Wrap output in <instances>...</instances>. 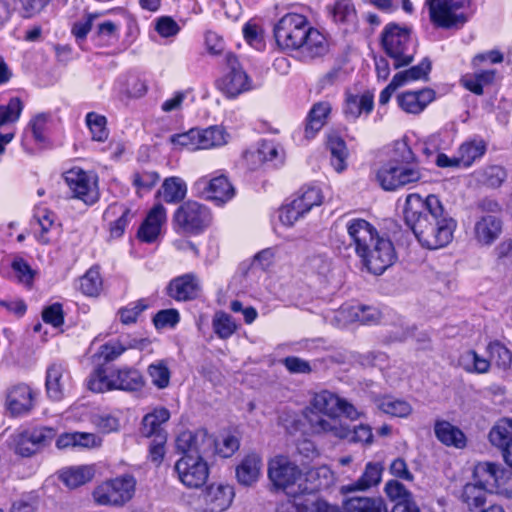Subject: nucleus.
<instances>
[{
	"instance_id": "1",
	"label": "nucleus",
	"mask_w": 512,
	"mask_h": 512,
	"mask_svg": "<svg viewBox=\"0 0 512 512\" xmlns=\"http://www.w3.org/2000/svg\"><path fill=\"white\" fill-rule=\"evenodd\" d=\"M403 214L422 247L436 250L452 241L457 222L445 211L438 196L407 195Z\"/></svg>"
},
{
	"instance_id": "2",
	"label": "nucleus",
	"mask_w": 512,
	"mask_h": 512,
	"mask_svg": "<svg viewBox=\"0 0 512 512\" xmlns=\"http://www.w3.org/2000/svg\"><path fill=\"white\" fill-rule=\"evenodd\" d=\"M342 398L328 390L315 393L308 408V421L316 434L340 440L369 445L373 442L372 428L368 424L349 427L339 417Z\"/></svg>"
},
{
	"instance_id": "3",
	"label": "nucleus",
	"mask_w": 512,
	"mask_h": 512,
	"mask_svg": "<svg viewBox=\"0 0 512 512\" xmlns=\"http://www.w3.org/2000/svg\"><path fill=\"white\" fill-rule=\"evenodd\" d=\"M214 440L205 430L183 431L176 447L183 453L174 465L179 482L187 489H199L207 482L210 468L204 457L212 453Z\"/></svg>"
},
{
	"instance_id": "4",
	"label": "nucleus",
	"mask_w": 512,
	"mask_h": 512,
	"mask_svg": "<svg viewBox=\"0 0 512 512\" xmlns=\"http://www.w3.org/2000/svg\"><path fill=\"white\" fill-rule=\"evenodd\" d=\"M347 233L363 266L372 274L381 275L397 260L395 246L389 237L380 235L368 221L360 218L346 222Z\"/></svg>"
},
{
	"instance_id": "5",
	"label": "nucleus",
	"mask_w": 512,
	"mask_h": 512,
	"mask_svg": "<svg viewBox=\"0 0 512 512\" xmlns=\"http://www.w3.org/2000/svg\"><path fill=\"white\" fill-rule=\"evenodd\" d=\"M268 478L290 498L328 487L334 475L327 466L304 472L288 456L276 455L268 462Z\"/></svg>"
},
{
	"instance_id": "6",
	"label": "nucleus",
	"mask_w": 512,
	"mask_h": 512,
	"mask_svg": "<svg viewBox=\"0 0 512 512\" xmlns=\"http://www.w3.org/2000/svg\"><path fill=\"white\" fill-rule=\"evenodd\" d=\"M397 152L399 157L384 163L376 173L377 182L386 191H394L416 183L423 177L413 152L405 143L398 144Z\"/></svg>"
},
{
	"instance_id": "7",
	"label": "nucleus",
	"mask_w": 512,
	"mask_h": 512,
	"mask_svg": "<svg viewBox=\"0 0 512 512\" xmlns=\"http://www.w3.org/2000/svg\"><path fill=\"white\" fill-rule=\"evenodd\" d=\"M382 47L394 60V67L400 68L410 64L415 54V43L406 26L389 23L382 32Z\"/></svg>"
},
{
	"instance_id": "8",
	"label": "nucleus",
	"mask_w": 512,
	"mask_h": 512,
	"mask_svg": "<svg viewBox=\"0 0 512 512\" xmlns=\"http://www.w3.org/2000/svg\"><path fill=\"white\" fill-rule=\"evenodd\" d=\"M137 481L131 474L107 479L95 487L92 496L101 506L122 507L135 495Z\"/></svg>"
},
{
	"instance_id": "9",
	"label": "nucleus",
	"mask_w": 512,
	"mask_h": 512,
	"mask_svg": "<svg viewBox=\"0 0 512 512\" xmlns=\"http://www.w3.org/2000/svg\"><path fill=\"white\" fill-rule=\"evenodd\" d=\"M431 21L441 28L463 25L468 19L470 0H426Z\"/></svg>"
},
{
	"instance_id": "10",
	"label": "nucleus",
	"mask_w": 512,
	"mask_h": 512,
	"mask_svg": "<svg viewBox=\"0 0 512 512\" xmlns=\"http://www.w3.org/2000/svg\"><path fill=\"white\" fill-rule=\"evenodd\" d=\"M55 436L56 430L52 427L26 429L10 437V447L17 455L31 457L50 445Z\"/></svg>"
},
{
	"instance_id": "11",
	"label": "nucleus",
	"mask_w": 512,
	"mask_h": 512,
	"mask_svg": "<svg viewBox=\"0 0 512 512\" xmlns=\"http://www.w3.org/2000/svg\"><path fill=\"white\" fill-rule=\"evenodd\" d=\"M474 478L489 492L512 498V471L500 464L480 462L474 468Z\"/></svg>"
},
{
	"instance_id": "12",
	"label": "nucleus",
	"mask_w": 512,
	"mask_h": 512,
	"mask_svg": "<svg viewBox=\"0 0 512 512\" xmlns=\"http://www.w3.org/2000/svg\"><path fill=\"white\" fill-rule=\"evenodd\" d=\"M308 28L306 18L297 13L284 15L274 27L277 45L284 50H296L303 44Z\"/></svg>"
},
{
	"instance_id": "13",
	"label": "nucleus",
	"mask_w": 512,
	"mask_h": 512,
	"mask_svg": "<svg viewBox=\"0 0 512 512\" xmlns=\"http://www.w3.org/2000/svg\"><path fill=\"white\" fill-rule=\"evenodd\" d=\"M175 226L187 234H199L211 223L209 209L196 202L186 201L174 213Z\"/></svg>"
},
{
	"instance_id": "14",
	"label": "nucleus",
	"mask_w": 512,
	"mask_h": 512,
	"mask_svg": "<svg viewBox=\"0 0 512 512\" xmlns=\"http://www.w3.org/2000/svg\"><path fill=\"white\" fill-rule=\"evenodd\" d=\"M63 177L73 198L81 200L86 205H93L98 201V180L94 173L73 167L67 170Z\"/></svg>"
},
{
	"instance_id": "15",
	"label": "nucleus",
	"mask_w": 512,
	"mask_h": 512,
	"mask_svg": "<svg viewBox=\"0 0 512 512\" xmlns=\"http://www.w3.org/2000/svg\"><path fill=\"white\" fill-rule=\"evenodd\" d=\"M193 190L199 197L223 205L233 199L235 189L224 174H211L200 177L193 184Z\"/></svg>"
},
{
	"instance_id": "16",
	"label": "nucleus",
	"mask_w": 512,
	"mask_h": 512,
	"mask_svg": "<svg viewBox=\"0 0 512 512\" xmlns=\"http://www.w3.org/2000/svg\"><path fill=\"white\" fill-rule=\"evenodd\" d=\"M226 60L228 71L217 81V87L227 97L234 98L249 91L252 88V81L234 55L228 54Z\"/></svg>"
},
{
	"instance_id": "17",
	"label": "nucleus",
	"mask_w": 512,
	"mask_h": 512,
	"mask_svg": "<svg viewBox=\"0 0 512 512\" xmlns=\"http://www.w3.org/2000/svg\"><path fill=\"white\" fill-rule=\"evenodd\" d=\"M276 512H337L335 507L320 498L315 492L291 496L281 502Z\"/></svg>"
},
{
	"instance_id": "18",
	"label": "nucleus",
	"mask_w": 512,
	"mask_h": 512,
	"mask_svg": "<svg viewBox=\"0 0 512 512\" xmlns=\"http://www.w3.org/2000/svg\"><path fill=\"white\" fill-rule=\"evenodd\" d=\"M503 231V221L499 215L481 214L473 226L476 243L481 247H490L500 237Z\"/></svg>"
},
{
	"instance_id": "19",
	"label": "nucleus",
	"mask_w": 512,
	"mask_h": 512,
	"mask_svg": "<svg viewBox=\"0 0 512 512\" xmlns=\"http://www.w3.org/2000/svg\"><path fill=\"white\" fill-rule=\"evenodd\" d=\"M203 501L212 512L227 510L235 497L234 486L223 481L212 482L202 493Z\"/></svg>"
},
{
	"instance_id": "20",
	"label": "nucleus",
	"mask_w": 512,
	"mask_h": 512,
	"mask_svg": "<svg viewBox=\"0 0 512 512\" xmlns=\"http://www.w3.org/2000/svg\"><path fill=\"white\" fill-rule=\"evenodd\" d=\"M45 386L48 397L55 401L61 400L69 391L71 378L62 363H52L47 367Z\"/></svg>"
},
{
	"instance_id": "21",
	"label": "nucleus",
	"mask_w": 512,
	"mask_h": 512,
	"mask_svg": "<svg viewBox=\"0 0 512 512\" xmlns=\"http://www.w3.org/2000/svg\"><path fill=\"white\" fill-rule=\"evenodd\" d=\"M35 392L25 384L12 387L6 396L5 407L11 416H24L34 407Z\"/></svg>"
},
{
	"instance_id": "22",
	"label": "nucleus",
	"mask_w": 512,
	"mask_h": 512,
	"mask_svg": "<svg viewBox=\"0 0 512 512\" xmlns=\"http://www.w3.org/2000/svg\"><path fill=\"white\" fill-rule=\"evenodd\" d=\"M167 221L166 208L158 203L147 213L146 218L138 230V237L141 241L152 243L160 236Z\"/></svg>"
},
{
	"instance_id": "23",
	"label": "nucleus",
	"mask_w": 512,
	"mask_h": 512,
	"mask_svg": "<svg viewBox=\"0 0 512 512\" xmlns=\"http://www.w3.org/2000/svg\"><path fill=\"white\" fill-rule=\"evenodd\" d=\"M263 459L258 453L245 455L235 468V478L239 485L254 486L262 476Z\"/></svg>"
},
{
	"instance_id": "24",
	"label": "nucleus",
	"mask_w": 512,
	"mask_h": 512,
	"mask_svg": "<svg viewBox=\"0 0 512 512\" xmlns=\"http://www.w3.org/2000/svg\"><path fill=\"white\" fill-rule=\"evenodd\" d=\"M34 218L36 221L35 234L37 240L42 244H48L60 234V222L54 212L39 207L35 210Z\"/></svg>"
},
{
	"instance_id": "25",
	"label": "nucleus",
	"mask_w": 512,
	"mask_h": 512,
	"mask_svg": "<svg viewBox=\"0 0 512 512\" xmlns=\"http://www.w3.org/2000/svg\"><path fill=\"white\" fill-rule=\"evenodd\" d=\"M102 443V438L95 433L75 431L60 434L56 438L55 446L59 450H90L100 448Z\"/></svg>"
},
{
	"instance_id": "26",
	"label": "nucleus",
	"mask_w": 512,
	"mask_h": 512,
	"mask_svg": "<svg viewBox=\"0 0 512 512\" xmlns=\"http://www.w3.org/2000/svg\"><path fill=\"white\" fill-rule=\"evenodd\" d=\"M396 100L402 111L417 115L422 113L435 100V92L429 88L405 91L397 95Z\"/></svg>"
},
{
	"instance_id": "27",
	"label": "nucleus",
	"mask_w": 512,
	"mask_h": 512,
	"mask_svg": "<svg viewBox=\"0 0 512 512\" xmlns=\"http://www.w3.org/2000/svg\"><path fill=\"white\" fill-rule=\"evenodd\" d=\"M167 289L173 299L186 301L198 296L201 284L194 274H185L173 279Z\"/></svg>"
},
{
	"instance_id": "28",
	"label": "nucleus",
	"mask_w": 512,
	"mask_h": 512,
	"mask_svg": "<svg viewBox=\"0 0 512 512\" xmlns=\"http://www.w3.org/2000/svg\"><path fill=\"white\" fill-rule=\"evenodd\" d=\"M248 164L255 167L263 162L278 164L283 159L282 147L274 141L263 140L254 151H247L244 155Z\"/></svg>"
},
{
	"instance_id": "29",
	"label": "nucleus",
	"mask_w": 512,
	"mask_h": 512,
	"mask_svg": "<svg viewBox=\"0 0 512 512\" xmlns=\"http://www.w3.org/2000/svg\"><path fill=\"white\" fill-rule=\"evenodd\" d=\"M132 218L131 210L124 204L113 203L104 212V219L109 223L112 238L121 237Z\"/></svg>"
},
{
	"instance_id": "30",
	"label": "nucleus",
	"mask_w": 512,
	"mask_h": 512,
	"mask_svg": "<svg viewBox=\"0 0 512 512\" xmlns=\"http://www.w3.org/2000/svg\"><path fill=\"white\" fill-rule=\"evenodd\" d=\"M374 106L373 95L370 92L362 94H347L344 104V114L349 120H356L362 115L370 114Z\"/></svg>"
},
{
	"instance_id": "31",
	"label": "nucleus",
	"mask_w": 512,
	"mask_h": 512,
	"mask_svg": "<svg viewBox=\"0 0 512 512\" xmlns=\"http://www.w3.org/2000/svg\"><path fill=\"white\" fill-rule=\"evenodd\" d=\"M383 466L378 462H368L361 477L354 483L343 485L342 493L364 491L380 483Z\"/></svg>"
},
{
	"instance_id": "32",
	"label": "nucleus",
	"mask_w": 512,
	"mask_h": 512,
	"mask_svg": "<svg viewBox=\"0 0 512 512\" xmlns=\"http://www.w3.org/2000/svg\"><path fill=\"white\" fill-rule=\"evenodd\" d=\"M437 439L446 446L462 449L466 446L465 434L457 426L446 420H437L434 425Z\"/></svg>"
},
{
	"instance_id": "33",
	"label": "nucleus",
	"mask_w": 512,
	"mask_h": 512,
	"mask_svg": "<svg viewBox=\"0 0 512 512\" xmlns=\"http://www.w3.org/2000/svg\"><path fill=\"white\" fill-rule=\"evenodd\" d=\"M373 402L377 409L392 417L406 418L413 411V407L408 401L392 395L375 397Z\"/></svg>"
},
{
	"instance_id": "34",
	"label": "nucleus",
	"mask_w": 512,
	"mask_h": 512,
	"mask_svg": "<svg viewBox=\"0 0 512 512\" xmlns=\"http://www.w3.org/2000/svg\"><path fill=\"white\" fill-rule=\"evenodd\" d=\"M112 377H114L115 390L137 391L144 386L141 373L134 368H113Z\"/></svg>"
},
{
	"instance_id": "35",
	"label": "nucleus",
	"mask_w": 512,
	"mask_h": 512,
	"mask_svg": "<svg viewBox=\"0 0 512 512\" xmlns=\"http://www.w3.org/2000/svg\"><path fill=\"white\" fill-rule=\"evenodd\" d=\"M331 112V105L328 102H319L313 105L308 116L304 129V136L311 140L325 125L328 115Z\"/></svg>"
},
{
	"instance_id": "36",
	"label": "nucleus",
	"mask_w": 512,
	"mask_h": 512,
	"mask_svg": "<svg viewBox=\"0 0 512 512\" xmlns=\"http://www.w3.org/2000/svg\"><path fill=\"white\" fill-rule=\"evenodd\" d=\"M170 412L164 407L155 408L152 412L146 414L142 420L141 433L145 437L159 438L166 436L163 431V425L169 420Z\"/></svg>"
},
{
	"instance_id": "37",
	"label": "nucleus",
	"mask_w": 512,
	"mask_h": 512,
	"mask_svg": "<svg viewBox=\"0 0 512 512\" xmlns=\"http://www.w3.org/2000/svg\"><path fill=\"white\" fill-rule=\"evenodd\" d=\"M486 149L487 144L482 138L473 137L468 139L457 150L458 161L462 167L468 168L485 154Z\"/></svg>"
},
{
	"instance_id": "38",
	"label": "nucleus",
	"mask_w": 512,
	"mask_h": 512,
	"mask_svg": "<svg viewBox=\"0 0 512 512\" xmlns=\"http://www.w3.org/2000/svg\"><path fill=\"white\" fill-rule=\"evenodd\" d=\"M117 90L124 98L139 99L146 95L148 84L138 74H129L117 82Z\"/></svg>"
},
{
	"instance_id": "39",
	"label": "nucleus",
	"mask_w": 512,
	"mask_h": 512,
	"mask_svg": "<svg viewBox=\"0 0 512 512\" xmlns=\"http://www.w3.org/2000/svg\"><path fill=\"white\" fill-rule=\"evenodd\" d=\"M302 54L309 58L320 57L328 51L326 37L317 29L308 27L303 44L299 46Z\"/></svg>"
},
{
	"instance_id": "40",
	"label": "nucleus",
	"mask_w": 512,
	"mask_h": 512,
	"mask_svg": "<svg viewBox=\"0 0 512 512\" xmlns=\"http://www.w3.org/2000/svg\"><path fill=\"white\" fill-rule=\"evenodd\" d=\"M489 442L504 451L512 444V419L501 418L495 422L488 434Z\"/></svg>"
},
{
	"instance_id": "41",
	"label": "nucleus",
	"mask_w": 512,
	"mask_h": 512,
	"mask_svg": "<svg viewBox=\"0 0 512 512\" xmlns=\"http://www.w3.org/2000/svg\"><path fill=\"white\" fill-rule=\"evenodd\" d=\"M327 147L330 152V162L334 170L338 173L347 168V159L349 152L345 141L338 135H330L327 141Z\"/></svg>"
},
{
	"instance_id": "42",
	"label": "nucleus",
	"mask_w": 512,
	"mask_h": 512,
	"mask_svg": "<svg viewBox=\"0 0 512 512\" xmlns=\"http://www.w3.org/2000/svg\"><path fill=\"white\" fill-rule=\"evenodd\" d=\"M94 473L92 465L73 466L62 470L60 478L67 487L73 489L91 481Z\"/></svg>"
},
{
	"instance_id": "43",
	"label": "nucleus",
	"mask_w": 512,
	"mask_h": 512,
	"mask_svg": "<svg viewBox=\"0 0 512 512\" xmlns=\"http://www.w3.org/2000/svg\"><path fill=\"white\" fill-rule=\"evenodd\" d=\"M158 193L166 203H179L186 197L187 184L180 177H168L163 181Z\"/></svg>"
},
{
	"instance_id": "44",
	"label": "nucleus",
	"mask_w": 512,
	"mask_h": 512,
	"mask_svg": "<svg viewBox=\"0 0 512 512\" xmlns=\"http://www.w3.org/2000/svg\"><path fill=\"white\" fill-rule=\"evenodd\" d=\"M345 512H388L381 498L352 497L344 501Z\"/></svg>"
},
{
	"instance_id": "45",
	"label": "nucleus",
	"mask_w": 512,
	"mask_h": 512,
	"mask_svg": "<svg viewBox=\"0 0 512 512\" xmlns=\"http://www.w3.org/2000/svg\"><path fill=\"white\" fill-rule=\"evenodd\" d=\"M200 139L202 149H211L226 145L230 141L231 135L223 126L214 125L200 129Z\"/></svg>"
},
{
	"instance_id": "46",
	"label": "nucleus",
	"mask_w": 512,
	"mask_h": 512,
	"mask_svg": "<svg viewBox=\"0 0 512 512\" xmlns=\"http://www.w3.org/2000/svg\"><path fill=\"white\" fill-rule=\"evenodd\" d=\"M147 375L152 383L159 390L166 389L170 384L171 371L167 360L160 359L152 362L147 367Z\"/></svg>"
},
{
	"instance_id": "47",
	"label": "nucleus",
	"mask_w": 512,
	"mask_h": 512,
	"mask_svg": "<svg viewBox=\"0 0 512 512\" xmlns=\"http://www.w3.org/2000/svg\"><path fill=\"white\" fill-rule=\"evenodd\" d=\"M113 368L99 367L88 378L87 386L89 390L96 393H104L115 390L114 377H112Z\"/></svg>"
},
{
	"instance_id": "48",
	"label": "nucleus",
	"mask_w": 512,
	"mask_h": 512,
	"mask_svg": "<svg viewBox=\"0 0 512 512\" xmlns=\"http://www.w3.org/2000/svg\"><path fill=\"white\" fill-rule=\"evenodd\" d=\"M194 101V89L188 87L186 89L173 92L170 97L162 102L161 110L164 113H177L183 109L186 102L193 103Z\"/></svg>"
},
{
	"instance_id": "49",
	"label": "nucleus",
	"mask_w": 512,
	"mask_h": 512,
	"mask_svg": "<svg viewBox=\"0 0 512 512\" xmlns=\"http://www.w3.org/2000/svg\"><path fill=\"white\" fill-rule=\"evenodd\" d=\"M335 23L341 25H353L356 22V10L350 0H338L329 9Z\"/></svg>"
},
{
	"instance_id": "50",
	"label": "nucleus",
	"mask_w": 512,
	"mask_h": 512,
	"mask_svg": "<svg viewBox=\"0 0 512 512\" xmlns=\"http://www.w3.org/2000/svg\"><path fill=\"white\" fill-rule=\"evenodd\" d=\"M150 307V301L142 298L133 302H130L126 306L120 308L117 312V317L120 322L124 325L135 324L141 314Z\"/></svg>"
},
{
	"instance_id": "51",
	"label": "nucleus",
	"mask_w": 512,
	"mask_h": 512,
	"mask_svg": "<svg viewBox=\"0 0 512 512\" xmlns=\"http://www.w3.org/2000/svg\"><path fill=\"white\" fill-rule=\"evenodd\" d=\"M458 362L459 365L469 373L482 374L488 372L490 368V361L473 350L462 353Z\"/></svg>"
},
{
	"instance_id": "52",
	"label": "nucleus",
	"mask_w": 512,
	"mask_h": 512,
	"mask_svg": "<svg viewBox=\"0 0 512 512\" xmlns=\"http://www.w3.org/2000/svg\"><path fill=\"white\" fill-rule=\"evenodd\" d=\"M475 483H468L464 486L462 500L470 510L483 506L486 501V492L484 485H481L475 478Z\"/></svg>"
},
{
	"instance_id": "53",
	"label": "nucleus",
	"mask_w": 512,
	"mask_h": 512,
	"mask_svg": "<svg viewBox=\"0 0 512 512\" xmlns=\"http://www.w3.org/2000/svg\"><path fill=\"white\" fill-rule=\"evenodd\" d=\"M85 122L93 141L104 142L108 139L109 130L107 128V119L104 115L97 112H89L85 116Z\"/></svg>"
},
{
	"instance_id": "54",
	"label": "nucleus",
	"mask_w": 512,
	"mask_h": 512,
	"mask_svg": "<svg viewBox=\"0 0 512 512\" xmlns=\"http://www.w3.org/2000/svg\"><path fill=\"white\" fill-rule=\"evenodd\" d=\"M170 142L175 149L188 151L201 150L200 129L193 128L185 133L175 134L170 137Z\"/></svg>"
},
{
	"instance_id": "55",
	"label": "nucleus",
	"mask_w": 512,
	"mask_h": 512,
	"mask_svg": "<svg viewBox=\"0 0 512 512\" xmlns=\"http://www.w3.org/2000/svg\"><path fill=\"white\" fill-rule=\"evenodd\" d=\"M305 213H308L313 207L321 205L323 195L320 188L315 186L303 187L293 198Z\"/></svg>"
},
{
	"instance_id": "56",
	"label": "nucleus",
	"mask_w": 512,
	"mask_h": 512,
	"mask_svg": "<svg viewBox=\"0 0 512 512\" xmlns=\"http://www.w3.org/2000/svg\"><path fill=\"white\" fill-rule=\"evenodd\" d=\"M361 304L350 302L342 305L337 311L333 312L331 321L337 326H345L353 322H359V313Z\"/></svg>"
},
{
	"instance_id": "57",
	"label": "nucleus",
	"mask_w": 512,
	"mask_h": 512,
	"mask_svg": "<svg viewBox=\"0 0 512 512\" xmlns=\"http://www.w3.org/2000/svg\"><path fill=\"white\" fill-rule=\"evenodd\" d=\"M102 278L97 268H90L79 279V289L87 296H97L102 290Z\"/></svg>"
},
{
	"instance_id": "58",
	"label": "nucleus",
	"mask_w": 512,
	"mask_h": 512,
	"mask_svg": "<svg viewBox=\"0 0 512 512\" xmlns=\"http://www.w3.org/2000/svg\"><path fill=\"white\" fill-rule=\"evenodd\" d=\"M430 70L431 62L428 59H424L418 65L413 66L408 70L398 72L394 76L397 81L402 85H405L412 81L426 79Z\"/></svg>"
},
{
	"instance_id": "59",
	"label": "nucleus",
	"mask_w": 512,
	"mask_h": 512,
	"mask_svg": "<svg viewBox=\"0 0 512 512\" xmlns=\"http://www.w3.org/2000/svg\"><path fill=\"white\" fill-rule=\"evenodd\" d=\"M119 35V26L112 21H102L97 24L95 40L100 46H108L115 43Z\"/></svg>"
},
{
	"instance_id": "60",
	"label": "nucleus",
	"mask_w": 512,
	"mask_h": 512,
	"mask_svg": "<svg viewBox=\"0 0 512 512\" xmlns=\"http://www.w3.org/2000/svg\"><path fill=\"white\" fill-rule=\"evenodd\" d=\"M305 214L299 204L292 199L281 206L278 211V219L283 226L292 227Z\"/></svg>"
},
{
	"instance_id": "61",
	"label": "nucleus",
	"mask_w": 512,
	"mask_h": 512,
	"mask_svg": "<svg viewBox=\"0 0 512 512\" xmlns=\"http://www.w3.org/2000/svg\"><path fill=\"white\" fill-rule=\"evenodd\" d=\"M213 329L216 335L221 339L231 337L237 330V324L227 313L217 312L213 318Z\"/></svg>"
},
{
	"instance_id": "62",
	"label": "nucleus",
	"mask_w": 512,
	"mask_h": 512,
	"mask_svg": "<svg viewBox=\"0 0 512 512\" xmlns=\"http://www.w3.org/2000/svg\"><path fill=\"white\" fill-rule=\"evenodd\" d=\"M214 440L212 452H216L221 457L227 458L232 456L240 446L238 437L231 433H224L218 440Z\"/></svg>"
},
{
	"instance_id": "63",
	"label": "nucleus",
	"mask_w": 512,
	"mask_h": 512,
	"mask_svg": "<svg viewBox=\"0 0 512 512\" xmlns=\"http://www.w3.org/2000/svg\"><path fill=\"white\" fill-rule=\"evenodd\" d=\"M91 423L101 433L115 432L120 428L119 418L108 412H99L91 416Z\"/></svg>"
},
{
	"instance_id": "64",
	"label": "nucleus",
	"mask_w": 512,
	"mask_h": 512,
	"mask_svg": "<svg viewBox=\"0 0 512 512\" xmlns=\"http://www.w3.org/2000/svg\"><path fill=\"white\" fill-rule=\"evenodd\" d=\"M22 110L23 103L18 97L11 98L7 105H0V127L18 121Z\"/></svg>"
}]
</instances>
